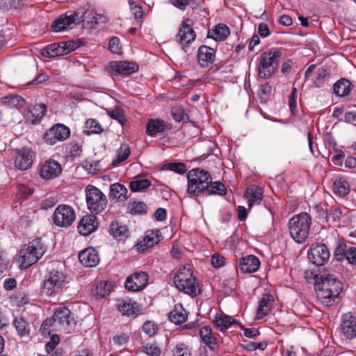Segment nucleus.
Segmentation results:
<instances>
[{
  "label": "nucleus",
  "instance_id": "f257e3e1",
  "mask_svg": "<svg viewBox=\"0 0 356 356\" xmlns=\"http://www.w3.org/2000/svg\"><path fill=\"white\" fill-rule=\"evenodd\" d=\"M315 291L318 299L325 307L334 304L335 299L342 291V283L333 275L315 277Z\"/></svg>",
  "mask_w": 356,
  "mask_h": 356
},
{
  "label": "nucleus",
  "instance_id": "f03ea898",
  "mask_svg": "<svg viewBox=\"0 0 356 356\" xmlns=\"http://www.w3.org/2000/svg\"><path fill=\"white\" fill-rule=\"evenodd\" d=\"M92 15L91 10H68L51 22V29L53 32H60L72 28L73 24L92 22L90 21Z\"/></svg>",
  "mask_w": 356,
  "mask_h": 356
},
{
  "label": "nucleus",
  "instance_id": "7ed1b4c3",
  "mask_svg": "<svg viewBox=\"0 0 356 356\" xmlns=\"http://www.w3.org/2000/svg\"><path fill=\"white\" fill-rule=\"evenodd\" d=\"M187 192L193 196H199L209 189L212 177L209 172L199 168H193L187 173Z\"/></svg>",
  "mask_w": 356,
  "mask_h": 356
},
{
  "label": "nucleus",
  "instance_id": "20e7f679",
  "mask_svg": "<svg viewBox=\"0 0 356 356\" xmlns=\"http://www.w3.org/2000/svg\"><path fill=\"white\" fill-rule=\"evenodd\" d=\"M47 246L41 238H35L24 246L19 251L21 266L26 269L35 264L44 255Z\"/></svg>",
  "mask_w": 356,
  "mask_h": 356
},
{
  "label": "nucleus",
  "instance_id": "39448f33",
  "mask_svg": "<svg viewBox=\"0 0 356 356\" xmlns=\"http://www.w3.org/2000/svg\"><path fill=\"white\" fill-rule=\"evenodd\" d=\"M311 223L312 218L306 212H301L289 220V233L296 242L302 243L305 241L309 235Z\"/></svg>",
  "mask_w": 356,
  "mask_h": 356
},
{
  "label": "nucleus",
  "instance_id": "423d86ee",
  "mask_svg": "<svg viewBox=\"0 0 356 356\" xmlns=\"http://www.w3.org/2000/svg\"><path fill=\"white\" fill-rule=\"evenodd\" d=\"M175 287L181 291L196 297L200 293L197 279L193 276L189 268L183 267L179 269L174 276Z\"/></svg>",
  "mask_w": 356,
  "mask_h": 356
},
{
  "label": "nucleus",
  "instance_id": "0eeeda50",
  "mask_svg": "<svg viewBox=\"0 0 356 356\" xmlns=\"http://www.w3.org/2000/svg\"><path fill=\"white\" fill-rule=\"evenodd\" d=\"M66 276L61 270H51L43 282L41 293L49 297H56L67 289Z\"/></svg>",
  "mask_w": 356,
  "mask_h": 356
},
{
  "label": "nucleus",
  "instance_id": "6e6552de",
  "mask_svg": "<svg viewBox=\"0 0 356 356\" xmlns=\"http://www.w3.org/2000/svg\"><path fill=\"white\" fill-rule=\"evenodd\" d=\"M281 56V51L275 48H272L261 55L258 66L259 75L261 78L268 79L275 73Z\"/></svg>",
  "mask_w": 356,
  "mask_h": 356
},
{
  "label": "nucleus",
  "instance_id": "1a4fd4ad",
  "mask_svg": "<svg viewBox=\"0 0 356 356\" xmlns=\"http://www.w3.org/2000/svg\"><path fill=\"white\" fill-rule=\"evenodd\" d=\"M86 198L88 208L92 213H100L106 207V195L94 186L88 185L86 188Z\"/></svg>",
  "mask_w": 356,
  "mask_h": 356
},
{
  "label": "nucleus",
  "instance_id": "9d476101",
  "mask_svg": "<svg viewBox=\"0 0 356 356\" xmlns=\"http://www.w3.org/2000/svg\"><path fill=\"white\" fill-rule=\"evenodd\" d=\"M76 219L75 211L68 204H59L55 209L52 220L54 223L63 228L70 227Z\"/></svg>",
  "mask_w": 356,
  "mask_h": 356
},
{
  "label": "nucleus",
  "instance_id": "9b49d317",
  "mask_svg": "<svg viewBox=\"0 0 356 356\" xmlns=\"http://www.w3.org/2000/svg\"><path fill=\"white\" fill-rule=\"evenodd\" d=\"M71 315V311L67 307L57 309L52 317L53 324L67 333H70L73 331V328L76 323L74 317Z\"/></svg>",
  "mask_w": 356,
  "mask_h": 356
},
{
  "label": "nucleus",
  "instance_id": "f8f14e48",
  "mask_svg": "<svg viewBox=\"0 0 356 356\" xmlns=\"http://www.w3.org/2000/svg\"><path fill=\"white\" fill-rule=\"evenodd\" d=\"M309 260L317 266L325 264L330 257L327 247L323 243H313L307 252Z\"/></svg>",
  "mask_w": 356,
  "mask_h": 356
},
{
  "label": "nucleus",
  "instance_id": "ddd939ff",
  "mask_svg": "<svg viewBox=\"0 0 356 356\" xmlns=\"http://www.w3.org/2000/svg\"><path fill=\"white\" fill-rule=\"evenodd\" d=\"M70 136V129L63 124L58 123L47 130L43 136L44 140L49 145L57 141H64Z\"/></svg>",
  "mask_w": 356,
  "mask_h": 356
},
{
  "label": "nucleus",
  "instance_id": "4468645a",
  "mask_svg": "<svg viewBox=\"0 0 356 356\" xmlns=\"http://www.w3.org/2000/svg\"><path fill=\"white\" fill-rule=\"evenodd\" d=\"M149 275L144 271L136 272L127 277L124 287L132 291L143 290L147 284Z\"/></svg>",
  "mask_w": 356,
  "mask_h": 356
},
{
  "label": "nucleus",
  "instance_id": "2eb2a0df",
  "mask_svg": "<svg viewBox=\"0 0 356 356\" xmlns=\"http://www.w3.org/2000/svg\"><path fill=\"white\" fill-rule=\"evenodd\" d=\"M192 24L193 22L191 19H184L176 35V40L183 46V49L195 39L196 34L192 27Z\"/></svg>",
  "mask_w": 356,
  "mask_h": 356
},
{
  "label": "nucleus",
  "instance_id": "dca6fc26",
  "mask_svg": "<svg viewBox=\"0 0 356 356\" xmlns=\"http://www.w3.org/2000/svg\"><path fill=\"white\" fill-rule=\"evenodd\" d=\"M216 50L207 45L199 47L197 52L198 65L202 68L211 69L215 61Z\"/></svg>",
  "mask_w": 356,
  "mask_h": 356
},
{
  "label": "nucleus",
  "instance_id": "f3484780",
  "mask_svg": "<svg viewBox=\"0 0 356 356\" xmlns=\"http://www.w3.org/2000/svg\"><path fill=\"white\" fill-rule=\"evenodd\" d=\"M341 329L343 335L349 339L356 337V316L351 313L341 316Z\"/></svg>",
  "mask_w": 356,
  "mask_h": 356
},
{
  "label": "nucleus",
  "instance_id": "a211bd4d",
  "mask_svg": "<svg viewBox=\"0 0 356 356\" xmlns=\"http://www.w3.org/2000/svg\"><path fill=\"white\" fill-rule=\"evenodd\" d=\"M108 67L118 74L128 76L138 70V65L134 62L124 60L111 61Z\"/></svg>",
  "mask_w": 356,
  "mask_h": 356
},
{
  "label": "nucleus",
  "instance_id": "6ab92c4d",
  "mask_svg": "<svg viewBox=\"0 0 356 356\" xmlns=\"http://www.w3.org/2000/svg\"><path fill=\"white\" fill-rule=\"evenodd\" d=\"M98 225V219L95 216L86 215L79 221L77 229L80 234L88 236L97 229Z\"/></svg>",
  "mask_w": 356,
  "mask_h": 356
},
{
  "label": "nucleus",
  "instance_id": "aec40b11",
  "mask_svg": "<svg viewBox=\"0 0 356 356\" xmlns=\"http://www.w3.org/2000/svg\"><path fill=\"white\" fill-rule=\"evenodd\" d=\"M62 172L60 163L56 161H47L42 166L40 175L45 179H51L57 177Z\"/></svg>",
  "mask_w": 356,
  "mask_h": 356
},
{
  "label": "nucleus",
  "instance_id": "412c9836",
  "mask_svg": "<svg viewBox=\"0 0 356 356\" xmlns=\"http://www.w3.org/2000/svg\"><path fill=\"white\" fill-rule=\"evenodd\" d=\"M79 260L86 267H95L99 262L97 251L93 248H88L79 254Z\"/></svg>",
  "mask_w": 356,
  "mask_h": 356
},
{
  "label": "nucleus",
  "instance_id": "4be33fe9",
  "mask_svg": "<svg viewBox=\"0 0 356 356\" xmlns=\"http://www.w3.org/2000/svg\"><path fill=\"white\" fill-rule=\"evenodd\" d=\"M229 33V28L225 24L220 23L208 31L207 38L216 42H222L227 39Z\"/></svg>",
  "mask_w": 356,
  "mask_h": 356
},
{
  "label": "nucleus",
  "instance_id": "5701e85b",
  "mask_svg": "<svg viewBox=\"0 0 356 356\" xmlns=\"http://www.w3.org/2000/svg\"><path fill=\"white\" fill-rule=\"evenodd\" d=\"M260 266V261L254 255H248L241 259L239 261V268L243 273H250L256 272Z\"/></svg>",
  "mask_w": 356,
  "mask_h": 356
},
{
  "label": "nucleus",
  "instance_id": "b1692460",
  "mask_svg": "<svg viewBox=\"0 0 356 356\" xmlns=\"http://www.w3.org/2000/svg\"><path fill=\"white\" fill-rule=\"evenodd\" d=\"M118 309L124 316H136L139 312V307L136 301L131 299L118 300Z\"/></svg>",
  "mask_w": 356,
  "mask_h": 356
},
{
  "label": "nucleus",
  "instance_id": "393cba45",
  "mask_svg": "<svg viewBox=\"0 0 356 356\" xmlns=\"http://www.w3.org/2000/svg\"><path fill=\"white\" fill-rule=\"evenodd\" d=\"M168 129L164 120L161 119H149L146 124V134L152 137L158 134L163 133Z\"/></svg>",
  "mask_w": 356,
  "mask_h": 356
},
{
  "label": "nucleus",
  "instance_id": "a878e982",
  "mask_svg": "<svg viewBox=\"0 0 356 356\" xmlns=\"http://www.w3.org/2000/svg\"><path fill=\"white\" fill-rule=\"evenodd\" d=\"M248 201V207L251 208L254 204H259L263 199L262 188L258 186L252 185L247 188L245 195Z\"/></svg>",
  "mask_w": 356,
  "mask_h": 356
},
{
  "label": "nucleus",
  "instance_id": "bb28decb",
  "mask_svg": "<svg viewBox=\"0 0 356 356\" xmlns=\"http://www.w3.org/2000/svg\"><path fill=\"white\" fill-rule=\"evenodd\" d=\"M159 232V230H156V232H147L146 236L144 237L143 241L137 243L136 246L138 250L143 252L147 248H151L154 245L158 243L160 241Z\"/></svg>",
  "mask_w": 356,
  "mask_h": 356
},
{
  "label": "nucleus",
  "instance_id": "cd10ccee",
  "mask_svg": "<svg viewBox=\"0 0 356 356\" xmlns=\"http://www.w3.org/2000/svg\"><path fill=\"white\" fill-rule=\"evenodd\" d=\"M42 55L47 58H56L67 55V52L62 42H60L47 45V47L43 49Z\"/></svg>",
  "mask_w": 356,
  "mask_h": 356
},
{
  "label": "nucleus",
  "instance_id": "c85d7f7f",
  "mask_svg": "<svg viewBox=\"0 0 356 356\" xmlns=\"http://www.w3.org/2000/svg\"><path fill=\"white\" fill-rule=\"evenodd\" d=\"M168 319L175 324L179 325L187 319L186 312L181 304H177L168 314Z\"/></svg>",
  "mask_w": 356,
  "mask_h": 356
},
{
  "label": "nucleus",
  "instance_id": "c756f323",
  "mask_svg": "<svg viewBox=\"0 0 356 356\" xmlns=\"http://www.w3.org/2000/svg\"><path fill=\"white\" fill-rule=\"evenodd\" d=\"M200 336L202 342L211 350L217 348V339L212 335V330L209 326H204L200 330Z\"/></svg>",
  "mask_w": 356,
  "mask_h": 356
},
{
  "label": "nucleus",
  "instance_id": "7c9ffc66",
  "mask_svg": "<svg viewBox=\"0 0 356 356\" xmlns=\"http://www.w3.org/2000/svg\"><path fill=\"white\" fill-rule=\"evenodd\" d=\"M273 296L264 294L259 301L257 311V318L260 319L266 316L272 307Z\"/></svg>",
  "mask_w": 356,
  "mask_h": 356
},
{
  "label": "nucleus",
  "instance_id": "2f4dec72",
  "mask_svg": "<svg viewBox=\"0 0 356 356\" xmlns=\"http://www.w3.org/2000/svg\"><path fill=\"white\" fill-rule=\"evenodd\" d=\"M17 334L21 337H28L30 335L31 327L28 321L22 316L16 317L13 321Z\"/></svg>",
  "mask_w": 356,
  "mask_h": 356
},
{
  "label": "nucleus",
  "instance_id": "473e14b6",
  "mask_svg": "<svg viewBox=\"0 0 356 356\" xmlns=\"http://www.w3.org/2000/svg\"><path fill=\"white\" fill-rule=\"evenodd\" d=\"M353 84L346 79L338 80L333 86L334 93L339 97H345L353 88Z\"/></svg>",
  "mask_w": 356,
  "mask_h": 356
},
{
  "label": "nucleus",
  "instance_id": "72a5a7b5",
  "mask_svg": "<svg viewBox=\"0 0 356 356\" xmlns=\"http://www.w3.org/2000/svg\"><path fill=\"white\" fill-rule=\"evenodd\" d=\"M47 106L44 104H36L29 111L31 116L29 120L31 124H35L40 122L42 118L46 115Z\"/></svg>",
  "mask_w": 356,
  "mask_h": 356
},
{
  "label": "nucleus",
  "instance_id": "f704fd0d",
  "mask_svg": "<svg viewBox=\"0 0 356 356\" xmlns=\"http://www.w3.org/2000/svg\"><path fill=\"white\" fill-rule=\"evenodd\" d=\"M127 189L124 185L120 183H115L111 185L109 194L110 197L118 201H124L127 200Z\"/></svg>",
  "mask_w": 356,
  "mask_h": 356
},
{
  "label": "nucleus",
  "instance_id": "c9c22d12",
  "mask_svg": "<svg viewBox=\"0 0 356 356\" xmlns=\"http://www.w3.org/2000/svg\"><path fill=\"white\" fill-rule=\"evenodd\" d=\"M150 186V181L147 179H143L140 175L135 177L129 184L130 189L133 192L143 191Z\"/></svg>",
  "mask_w": 356,
  "mask_h": 356
},
{
  "label": "nucleus",
  "instance_id": "e433bc0d",
  "mask_svg": "<svg viewBox=\"0 0 356 356\" xmlns=\"http://www.w3.org/2000/svg\"><path fill=\"white\" fill-rule=\"evenodd\" d=\"M333 190L337 195L345 197L350 192V186L345 179L339 178L334 181Z\"/></svg>",
  "mask_w": 356,
  "mask_h": 356
},
{
  "label": "nucleus",
  "instance_id": "4c0bfd02",
  "mask_svg": "<svg viewBox=\"0 0 356 356\" xmlns=\"http://www.w3.org/2000/svg\"><path fill=\"white\" fill-rule=\"evenodd\" d=\"M103 131V127L96 119L90 118L86 121L84 133L87 136L101 134Z\"/></svg>",
  "mask_w": 356,
  "mask_h": 356
},
{
  "label": "nucleus",
  "instance_id": "58836bf2",
  "mask_svg": "<svg viewBox=\"0 0 356 356\" xmlns=\"http://www.w3.org/2000/svg\"><path fill=\"white\" fill-rule=\"evenodd\" d=\"M209 189L205 191L207 195H218L223 196L227 194V188L220 181H212L209 184Z\"/></svg>",
  "mask_w": 356,
  "mask_h": 356
},
{
  "label": "nucleus",
  "instance_id": "ea45409f",
  "mask_svg": "<svg viewBox=\"0 0 356 356\" xmlns=\"http://www.w3.org/2000/svg\"><path fill=\"white\" fill-rule=\"evenodd\" d=\"M214 323L220 331H224L229 328L232 324L236 323V320L227 315H220V316L216 317Z\"/></svg>",
  "mask_w": 356,
  "mask_h": 356
},
{
  "label": "nucleus",
  "instance_id": "a19ab883",
  "mask_svg": "<svg viewBox=\"0 0 356 356\" xmlns=\"http://www.w3.org/2000/svg\"><path fill=\"white\" fill-rule=\"evenodd\" d=\"M1 102L11 108H18L24 105V99L17 95H6L1 99Z\"/></svg>",
  "mask_w": 356,
  "mask_h": 356
},
{
  "label": "nucleus",
  "instance_id": "79ce46f5",
  "mask_svg": "<svg viewBox=\"0 0 356 356\" xmlns=\"http://www.w3.org/2000/svg\"><path fill=\"white\" fill-rule=\"evenodd\" d=\"M83 168L88 172V173L96 174L102 170L100 161H94L92 157L86 159L82 163Z\"/></svg>",
  "mask_w": 356,
  "mask_h": 356
},
{
  "label": "nucleus",
  "instance_id": "37998d69",
  "mask_svg": "<svg viewBox=\"0 0 356 356\" xmlns=\"http://www.w3.org/2000/svg\"><path fill=\"white\" fill-rule=\"evenodd\" d=\"M110 233H111L114 237H120L124 236L128 232L127 227L125 225H120L118 222H113L110 225L109 228Z\"/></svg>",
  "mask_w": 356,
  "mask_h": 356
},
{
  "label": "nucleus",
  "instance_id": "c03bdc74",
  "mask_svg": "<svg viewBox=\"0 0 356 356\" xmlns=\"http://www.w3.org/2000/svg\"><path fill=\"white\" fill-rule=\"evenodd\" d=\"M143 351L149 356H160L161 353V348L156 343H147L142 346Z\"/></svg>",
  "mask_w": 356,
  "mask_h": 356
},
{
  "label": "nucleus",
  "instance_id": "a18cd8bd",
  "mask_svg": "<svg viewBox=\"0 0 356 356\" xmlns=\"http://www.w3.org/2000/svg\"><path fill=\"white\" fill-rule=\"evenodd\" d=\"M348 248L344 241H339L334 252V258L337 261H341L344 257L346 259V253L348 251Z\"/></svg>",
  "mask_w": 356,
  "mask_h": 356
},
{
  "label": "nucleus",
  "instance_id": "49530a36",
  "mask_svg": "<svg viewBox=\"0 0 356 356\" xmlns=\"http://www.w3.org/2000/svg\"><path fill=\"white\" fill-rule=\"evenodd\" d=\"M32 163V157H15V166L21 170L29 169L31 166Z\"/></svg>",
  "mask_w": 356,
  "mask_h": 356
},
{
  "label": "nucleus",
  "instance_id": "de8ad7c7",
  "mask_svg": "<svg viewBox=\"0 0 356 356\" xmlns=\"http://www.w3.org/2000/svg\"><path fill=\"white\" fill-rule=\"evenodd\" d=\"M297 89L293 88L289 97V107L290 111L293 116H296L298 113L296 97H297Z\"/></svg>",
  "mask_w": 356,
  "mask_h": 356
},
{
  "label": "nucleus",
  "instance_id": "09e8293b",
  "mask_svg": "<svg viewBox=\"0 0 356 356\" xmlns=\"http://www.w3.org/2000/svg\"><path fill=\"white\" fill-rule=\"evenodd\" d=\"M130 211L132 214H144L147 212V207L143 202H134L130 206Z\"/></svg>",
  "mask_w": 356,
  "mask_h": 356
},
{
  "label": "nucleus",
  "instance_id": "8fccbe9b",
  "mask_svg": "<svg viewBox=\"0 0 356 356\" xmlns=\"http://www.w3.org/2000/svg\"><path fill=\"white\" fill-rule=\"evenodd\" d=\"M165 166L166 169L179 174H184L187 170L186 165L181 162L168 163Z\"/></svg>",
  "mask_w": 356,
  "mask_h": 356
},
{
  "label": "nucleus",
  "instance_id": "3c124183",
  "mask_svg": "<svg viewBox=\"0 0 356 356\" xmlns=\"http://www.w3.org/2000/svg\"><path fill=\"white\" fill-rule=\"evenodd\" d=\"M143 332L149 337L156 334L158 330V327L154 322L146 321L143 325Z\"/></svg>",
  "mask_w": 356,
  "mask_h": 356
},
{
  "label": "nucleus",
  "instance_id": "603ef678",
  "mask_svg": "<svg viewBox=\"0 0 356 356\" xmlns=\"http://www.w3.org/2000/svg\"><path fill=\"white\" fill-rule=\"evenodd\" d=\"M111 118L115 120L120 124H123L125 121V115L122 110L115 108L108 113Z\"/></svg>",
  "mask_w": 356,
  "mask_h": 356
},
{
  "label": "nucleus",
  "instance_id": "864d4df0",
  "mask_svg": "<svg viewBox=\"0 0 356 356\" xmlns=\"http://www.w3.org/2000/svg\"><path fill=\"white\" fill-rule=\"evenodd\" d=\"M67 152L70 156H79L82 152L81 145L77 142H71L66 147Z\"/></svg>",
  "mask_w": 356,
  "mask_h": 356
},
{
  "label": "nucleus",
  "instance_id": "5fc2aeb1",
  "mask_svg": "<svg viewBox=\"0 0 356 356\" xmlns=\"http://www.w3.org/2000/svg\"><path fill=\"white\" fill-rule=\"evenodd\" d=\"M130 9L132 13L133 16L135 19H143L144 15V12L141 6H139L134 2H130Z\"/></svg>",
  "mask_w": 356,
  "mask_h": 356
},
{
  "label": "nucleus",
  "instance_id": "6e6d98bb",
  "mask_svg": "<svg viewBox=\"0 0 356 356\" xmlns=\"http://www.w3.org/2000/svg\"><path fill=\"white\" fill-rule=\"evenodd\" d=\"M173 119L177 122H181L184 120L186 115L184 110L181 106H175L171 111Z\"/></svg>",
  "mask_w": 356,
  "mask_h": 356
},
{
  "label": "nucleus",
  "instance_id": "4d7b16f0",
  "mask_svg": "<svg viewBox=\"0 0 356 356\" xmlns=\"http://www.w3.org/2000/svg\"><path fill=\"white\" fill-rule=\"evenodd\" d=\"M120 43V39L118 37H113L108 43V47L111 51L115 54H119L121 51Z\"/></svg>",
  "mask_w": 356,
  "mask_h": 356
},
{
  "label": "nucleus",
  "instance_id": "13d9d810",
  "mask_svg": "<svg viewBox=\"0 0 356 356\" xmlns=\"http://www.w3.org/2000/svg\"><path fill=\"white\" fill-rule=\"evenodd\" d=\"M60 338L58 335L54 334L51 337L50 341L45 345V350L47 353H50L54 350L56 345L59 343Z\"/></svg>",
  "mask_w": 356,
  "mask_h": 356
},
{
  "label": "nucleus",
  "instance_id": "bf43d9fd",
  "mask_svg": "<svg viewBox=\"0 0 356 356\" xmlns=\"http://www.w3.org/2000/svg\"><path fill=\"white\" fill-rule=\"evenodd\" d=\"M341 211L337 207H332L328 209V220L332 218L333 221L339 220L341 217Z\"/></svg>",
  "mask_w": 356,
  "mask_h": 356
},
{
  "label": "nucleus",
  "instance_id": "052dcab7",
  "mask_svg": "<svg viewBox=\"0 0 356 356\" xmlns=\"http://www.w3.org/2000/svg\"><path fill=\"white\" fill-rule=\"evenodd\" d=\"M129 335L125 333L115 335L113 339L114 343L118 346H122L127 344V343L129 341Z\"/></svg>",
  "mask_w": 356,
  "mask_h": 356
},
{
  "label": "nucleus",
  "instance_id": "680f3d73",
  "mask_svg": "<svg viewBox=\"0 0 356 356\" xmlns=\"http://www.w3.org/2000/svg\"><path fill=\"white\" fill-rule=\"evenodd\" d=\"M208 152L202 156H219L221 154V151L217 146L216 143L210 142L207 146Z\"/></svg>",
  "mask_w": 356,
  "mask_h": 356
},
{
  "label": "nucleus",
  "instance_id": "e2e57ef3",
  "mask_svg": "<svg viewBox=\"0 0 356 356\" xmlns=\"http://www.w3.org/2000/svg\"><path fill=\"white\" fill-rule=\"evenodd\" d=\"M62 44L63 47H65V49H66L67 54L76 49L80 46L79 42L74 40L62 42Z\"/></svg>",
  "mask_w": 356,
  "mask_h": 356
},
{
  "label": "nucleus",
  "instance_id": "0e129e2a",
  "mask_svg": "<svg viewBox=\"0 0 356 356\" xmlns=\"http://www.w3.org/2000/svg\"><path fill=\"white\" fill-rule=\"evenodd\" d=\"M211 262L215 268H220L224 265L225 257L219 254H214L211 257Z\"/></svg>",
  "mask_w": 356,
  "mask_h": 356
},
{
  "label": "nucleus",
  "instance_id": "69168bd1",
  "mask_svg": "<svg viewBox=\"0 0 356 356\" xmlns=\"http://www.w3.org/2000/svg\"><path fill=\"white\" fill-rule=\"evenodd\" d=\"M257 32L258 35L261 38H266L270 34L268 26L265 23H260L259 24Z\"/></svg>",
  "mask_w": 356,
  "mask_h": 356
},
{
  "label": "nucleus",
  "instance_id": "338daca9",
  "mask_svg": "<svg viewBox=\"0 0 356 356\" xmlns=\"http://www.w3.org/2000/svg\"><path fill=\"white\" fill-rule=\"evenodd\" d=\"M346 260L349 264L356 265V248L350 247L346 253Z\"/></svg>",
  "mask_w": 356,
  "mask_h": 356
},
{
  "label": "nucleus",
  "instance_id": "774afa93",
  "mask_svg": "<svg viewBox=\"0 0 356 356\" xmlns=\"http://www.w3.org/2000/svg\"><path fill=\"white\" fill-rule=\"evenodd\" d=\"M51 325H54L53 322L51 323V319H46L44 321H43L40 327V330L43 335H49L51 334Z\"/></svg>",
  "mask_w": 356,
  "mask_h": 356
}]
</instances>
